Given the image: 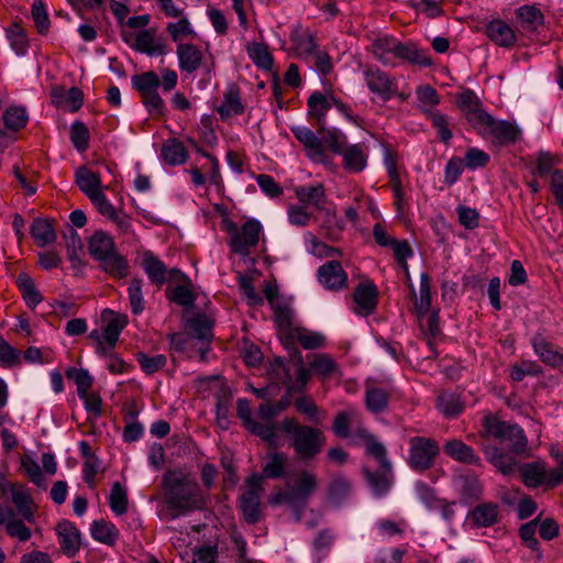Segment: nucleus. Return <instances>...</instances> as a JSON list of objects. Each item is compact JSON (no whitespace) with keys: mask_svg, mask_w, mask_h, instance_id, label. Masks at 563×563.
<instances>
[{"mask_svg":"<svg viewBox=\"0 0 563 563\" xmlns=\"http://www.w3.org/2000/svg\"><path fill=\"white\" fill-rule=\"evenodd\" d=\"M244 110L245 108L241 100L240 88L236 85L229 86L223 95V101L218 108V113L221 119L225 120L233 115H240Z\"/></svg>","mask_w":563,"mask_h":563,"instance_id":"nucleus-36","label":"nucleus"},{"mask_svg":"<svg viewBox=\"0 0 563 563\" xmlns=\"http://www.w3.org/2000/svg\"><path fill=\"white\" fill-rule=\"evenodd\" d=\"M290 38L299 57L307 58L314 53L317 44L309 32H294Z\"/></svg>","mask_w":563,"mask_h":563,"instance_id":"nucleus-54","label":"nucleus"},{"mask_svg":"<svg viewBox=\"0 0 563 563\" xmlns=\"http://www.w3.org/2000/svg\"><path fill=\"white\" fill-rule=\"evenodd\" d=\"M516 14L526 31H537L544 23V15L536 5H522L516 10Z\"/></svg>","mask_w":563,"mask_h":563,"instance_id":"nucleus-42","label":"nucleus"},{"mask_svg":"<svg viewBox=\"0 0 563 563\" xmlns=\"http://www.w3.org/2000/svg\"><path fill=\"white\" fill-rule=\"evenodd\" d=\"M29 117L23 107H9L2 114L4 126L11 131H19L27 123Z\"/></svg>","mask_w":563,"mask_h":563,"instance_id":"nucleus-56","label":"nucleus"},{"mask_svg":"<svg viewBox=\"0 0 563 563\" xmlns=\"http://www.w3.org/2000/svg\"><path fill=\"white\" fill-rule=\"evenodd\" d=\"M122 40L133 49L148 56H162L166 54L167 46L163 38L155 36V30L144 29L134 33L125 31L121 34Z\"/></svg>","mask_w":563,"mask_h":563,"instance_id":"nucleus-10","label":"nucleus"},{"mask_svg":"<svg viewBox=\"0 0 563 563\" xmlns=\"http://www.w3.org/2000/svg\"><path fill=\"white\" fill-rule=\"evenodd\" d=\"M272 309L274 311V322L278 330L279 338L284 343L294 330L298 328L294 324V310L284 302L276 305Z\"/></svg>","mask_w":563,"mask_h":563,"instance_id":"nucleus-34","label":"nucleus"},{"mask_svg":"<svg viewBox=\"0 0 563 563\" xmlns=\"http://www.w3.org/2000/svg\"><path fill=\"white\" fill-rule=\"evenodd\" d=\"M295 195L299 202L307 208L309 206L322 210L327 201L325 188L322 184L313 186H297Z\"/></svg>","mask_w":563,"mask_h":563,"instance_id":"nucleus-30","label":"nucleus"},{"mask_svg":"<svg viewBox=\"0 0 563 563\" xmlns=\"http://www.w3.org/2000/svg\"><path fill=\"white\" fill-rule=\"evenodd\" d=\"M88 251L106 273L118 278L128 275V261L117 252L114 240L109 233L96 231L89 239Z\"/></svg>","mask_w":563,"mask_h":563,"instance_id":"nucleus-4","label":"nucleus"},{"mask_svg":"<svg viewBox=\"0 0 563 563\" xmlns=\"http://www.w3.org/2000/svg\"><path fill=\"white\" fill-rule=\"evenodd\" d=\"M343 157L342 165L350 173H360L367 165V152L364 144H353L346 146L341 153Z\"/></svg>","mask_w":563,"mask_h":563,"instance_id":"nucleus-32","label":"nucleus"},{"mask_svg":"<svg viewBox=\"0 0 563 563\" xmlns=\"http://www.w3.org/2000/svg\"><path fill=\"white\" fill-rule=\"evenodd\" d=\"M60 550L68 558H74L80 550L79 530L69 520H62L55 528Z\"/></svg>","mask_w":563,"mask_h":563,"instance_id":"nucleus-16","label":"nucleus"},{"mask_svg":"<svg viewBox=\"0 0 563 563\" xmlns=\"http://www.w3.org/2000/svg\"><path fill=\"white\" fill-rule=\"evenodd\" d=\"M453 484L459 492L462 504L471 505L482 498L483 485L473 472L455 474Z\"/></svg>","mask_w":563,"mask_h":563,"instance_id":"nucleus-13","label":"nucleus"},{"mask_svg":"<svg viewBox=\"0 0 563 563\" xmlns=\"http://www.w3.org/2000/svg\"><path fill=\"white\" fill-rule=\"evenodd\" d=\"M136 360L142 368V371L147 375H152V374L158 372L167 363V358L163 354L148 356L147 354H145L143 352H139L136 354Z\"/></svg>","mask_w":563,"mask_h":563,"instance_id":"nucleus-63","label":"nucleus"},{"mask_svg":"<svg viewBox=\"0 0 563 563\" xmlns=\"http://www.w3.org/2000/svg\"><path fill=\"white\" fill-rule=\"evenodd\" d=\"M459 108L464 112L467 122L475 129L488 114L483 108L478 97L472 90H465L457 96Z\"/></svg>","mask_w":563,"mask_h":563,"instance_id":"nucleus-18","label":"nucleus"},{"mask_svg":"<svg viewBox=\"0 0 563 563\" xmlns=\"http://www.w3.org/2000/svg\"><path fill=\"white\" fill-rule=\"evenodd\" d=\"M390 391L378 386L374 380L365 383L364 405L372 413H382L388 408Z\"/></svg>","mask_w":563,"mask_h":563,"instance_id":"nucleus-20","label":"nucleus"},{"mask_svg":"<svg viewBox=\"0 0 563 563\" xmlns=\"http://www.w3.org/2000/svg\"><path fill=\"white\" fill-rule=\"evenodd\" d=\"M317 276L320 284L329 290L339 291L347 286V274L336 260L321 265Z\"/></svg>","mask_w":563,"mask_h":563,"instance_id":"nucleus-15","label":"nucleus"},{"mask_svg":"<svg viewBox=\"0 0 563 563\" xmlns=\"http://www.w3.org/2000/svg\"><path fill=\"white\" fill-rule=\"evenodd\" d=\"M31 15L40 34H46L49 30L51 21L42 0H34L31 8Z\"/></svg>","mask_w":563,"mask_h":563,"instance_id":"nucleus-64","label":"nucleus"},{"mask_svg":"<svg viewBox=\"0 0 563 563\" xmlns=\"http://www.w3.org/2000/svg\"><path fill=\"white\" fill-rule=\"evenodd\" d=\"M246 51L252 62L261 69L271 71L274 66V58L265 43L253 42L247 44Z\"/></svg>","mask_w":563,"mask_h":563,"instance_id":"nucleus-44","label":"nucleus"},{"mask_svg":"<svg viewBox=\"0 0 563 563\" xmlns=\"http://www.w3.org/2000/svg\"><path fill=\"white\" fill-rule=\"evenodd\" d=\"M91 537L98 542L113 545L119 539V530L110 521H93L91 525Z\"/></svg>","mask_w":563,"mask_h":563,"instance_id":"nucleus-49","label":"nucleus"},{"mask_svg":"<svg viewBox=\"0 0 563 563\" xmlns=\"http://www.w3.org/2000/svg\"><path fill=\"white\" fill-rule=\"evenodd\" d=\"M247 489L240 497V509L249 525H254L261 520L260 494L263 492V476L252 474L246 478Z\"/></svg>","mask_w":563,"mask_h":563,"instance_id":"nucleus-9","label":"nucleus"},{"mask_svg":"<svg viewBox=\"0 0 563 563\" xmlns=\"http://www.w3.org/2000/svg\"><path fill=\"white\" fill-rule=\"evenodd\" d=\"M321 134L322 144L327 146L335 154H341L346 147V136L338 129L325 130L323 128Z\"/></svg>","mask_w":563,"mask_h":563,"instance_id":"nucleus-59","label":"nucleus"},{"mask_svg":"<svg viewBox=\"0 0 563 563\" xmlns=\"http://www.w3.org/2000/svg\"><path fill=\"white\" fill-rule=\"evenodd\" d=\"M162 156L166 164L175 166L187 161L188 152L181 141L169 139L162 147Z\"/></svg>","mask_w":563,"mask_h":563,"instance_id":"nucleus-45","label":"nucleus"},{"mask_svg":"<svg viewBox=\"0 0 563 563\" xmlns=\"http://www.w3.org/2000/svg\"><path fill=\"white\" fill-rule=\"evenodd\" d=\"M70 141L78 152L84 153L88 150L90 132L84 122L75 121L70 125Z\"/></svg>","mask_w":563,"mask_h":563,"instance_id":"nucleus-57","label":"nucleus"},{"mask_svg":"<svg viewBox=\"0 0 563 563\" xmlns=\"http://www.w3.org/2000/svg\"><path fill=\"white\" fill-rule=\"evenodd\" d=\"M252 434L267 442L271 446L277 445L276 423L258 422L253 420L245 427Z\"/></svg>","mask_w":563,"mask_h":563,"instance_id":"nucleus-55","label":"nucleus"},{"mask_svg":"<svg viewBox=\"0 0 563 563\" xmlns=\"http://www.w3.org/2000/svg\"><path fill=\"white\" fill-rule=\"evenodd\" d=\"M176 53L180 70L192 74L200 68L202 64V52L196 45L191 43H180L177 46Z\"/></svg>","mask_w":563,"mask_h":563,"instance_id":"nucleus-28","label":"nucleus"},{"mask_svg":"<svg viewBox=\"0 0 563 563\" xmlns=\"http://www.w3.org/2000/svg\"><path fill=\"white\" fill-rule=\"evenodd\" d=\"M308 117L316 121L318 132L323 131L327 112L332 107L331 97L328 98L321 91H314L308 98Z\"/></svg>","mask_w":563,"mask_h":563,"instance_id":"nucleus-27","label":"nucleus"},{"mask_svg":"<svg viewBox=\"0 0 563 563\" xmlns=\"http://www.w3.org/2000/svg\"><path fill=\"white\" fill-rule=\"evenodd\" d=\"M102 320L106 322L103 331L106 333L104 339L119 341L120 333L126 327L129 320L126 314H119L110 309L102 311Z\"/></svg>","mask_w":563,"mask_h":563,"instance_id":"nucleus-40","label":"nucleus"},{"mask_svg":"<svg viewBox=\"0 0 563 563\" xmlns=\"http://www.w3.org/2000/svg\"><path fill=\"white\" fill-rule=\"evenodd\" d=\"M317 487L318 482L316 475L302 471L294 483L288 482L286 484L285 494L283 496L288 500H295L296 505L306 506Z\"/></svg>","mask_w":563,"mask_h":563,"instance_id":"nucleus-11","label":"nucleus"},{"mask_svg":"<svg viewBox=\"0 0 563 563\" xmlns=\"http://www.w3.org/2000/svg\"><path fill=\"white\" fill-rule=\"evenodd\" d=\"M109 505L112 512L115 516H122L126 514L129 507V498L126 489L121 485V483H113L110 495H109Z\"/></svg>","mask_w":563,"mask_h":563,"instance_id":"nucleus-53","label":"nucleus"},{"mask_svg":"<svg viewBox=\"0 0 563 563\" xmlns=\"http://www.w3.org/2000/svg\"><path fill=\"white\" fill-rule=\"evenodd\" d=\"M53 103L71 112L78 111L84 103V92L78 87L65 89L55 87L51 92Z\"/></svg>","mask_w":563,"mask_h":563,"instance_id":"nucleus-23","label":"nucleus"},{"mask_svg":"<svg viewBox=\"0 0 563 563\" xmlns=\"http://www.w3.org/2000/svg\"><path fill=\"white\" fill-rule=\"evenodd\" d=\"M443 451L445 455L459 463L474 466L482 465L481 457L475 453L474 449L460 439L446 441L443 445Z\"/></svg>","mask_w":563,"mask_h":563,"instance_id":"nucleus-21","label":"nucleus"},{"mask_svg":"<svg viewBox=\"0 0 563 563\" xmlns=\"http://www.w3.org/2000/svg\"><path fill=\"white\" fill-rule=\"evenodd\" d=\"M287 456L282 452H275L269 456V462L263 467V478H282L285 475Z\"/></svg>","mask_w":563,"mask_h":563,"instance_id":"nucleus-58","label":"nucleus"},{"mask_svg":"<svg viewBox=\"0 0 563 563\" xmlns=\"http://www.w3.org/2000/svg\"><path fill=\"white\" fill-rule=\"evenodd\" d=\"M132 87L141 97V101L146 108L147 112L153 118H163L165 115V102L158 93V87L163 91H172L178 82V75L175 70L165 68L159 76L148 70L134 75L131 79Z\"/></svg>","mask_w":563,"mask_h":563,"instance_id":"nucleus-2","label":"nucleus"},{"mask_svg":"<svg viewBox=\"0 0 563 563\" xmlns=\"http://www.w3.org/2000/svg\"><path fill=\"white\" fill-rule=\"evenodd\" d=\"M483 430L485 434L508 445L515 453H522L527 449L528 441L523 430L517 424L499 420L492 413L483 418Z\"/></svg>","mask_w":563,"mask_h":563,"instance_id":"nucleus-5","label":"nucleus"},{"mask_svg":"<svg viewBox=\"0 0 563 563\" xmlns=\"http://www.w3.org/2000/svg\"><path fill=\"white\" fill-rule=\"evenodd\" d=\"M30 233L38 246H45L56 240L53 224L46 219H35L31 225Z\"/></svg>","mask_w":563,"mask_h":563,"instance_id":"nucleus-48","label":"nucleus"},{"mask_svg":"<svg viewBox=\"0 0 563 563\" xmlns=\"http://www.w3.org/2000/svg\"><path fill=\"white\" fill-rule=\"evenodd\" d=\"M280 427L290 437L291 446L301 460L313 459L325 444V435L320 429L301 424L296 418H285Z\"/></svg>","mask_w":563,"mask_h":563,"instance_id":"nucleus-3","label":"nucleus"},{"mask_svg":"<svg viewBox=\"0 0 563 563\" xmlns=\"http://www.w3.org/2000/svg\"><path fill=\"white\" fill-rule=\"evenodd\" d=\"M64 238L66 240V249L69 261L74 264L80 262L82 244L79 234L74 230L73 227L68 225Z\"/></svg>","mask_w":563,"mask_h":563,"instance_id":"nucleus-61","label":"nucleus"},{"mask_svg":"<svg viewBox=\"0 0 563 563\" xmlns=\"http://www.w3.org/2000/svg\"><path fill=\"white\" fill-rule=\"evenodd\" d=\"M363 473L375 495L382 496L389 490L393 483L391 467L388 471L380 467L378 472L364 468Z\"/></svg>","mask_w":563,"mask_h":563,"instance_id":"nucleus-41","label":"nucleus"},{"mask_svg":"<svg viewBox=\"0 0 563 563\" xmlns=\"http://www.w3.org/2000/svg\"><path fill=\"white\" fill-rule=\"evenodd\" d=\"M142 267L148 279L158 287L167 280L166 265L151 251H145L142 255Z\"/></svg>","mask_w":563,"mask_h":563,"instance_id":"nucleus-35","label":"nucleus"},{"mask_svg":"<svg viewBox=\"0 0 563 563\" xmlns=\"http://www.w3.org/2000/svg\"><path fill=\"white\" fill-rule=\"evenodd\" d=\"M398 40L390 35H382L372 40L368 51L384 65L395 66V54Z\"/></svg>","mask_w":563,"mask_h":563,"instance_id":"nucleus-22","label":"nucleus"},{"mask_svg":"<svg viewBox=\"0 0 563 563\" xmlns=\"http://www.w3.org/2000/svg\"><path fill=\"white\" fill-rule=\"evenodd\" d=\"M295 343H299L305 350H316L324 346L325 336L320 332L298 327L283 344L285 346H290Z\"/></svg>","mask_w":563,"mask_h":563,"instance_id":"nucleus-26","label":"nucleus"},{"mask_svg":"<svg viewBox=\"0 0 563 563\" xmlns=\"http://www.w3.org/2000/svg\"><path fill=\"white\" fill-rule=\"evenodd\" d=\"M521 482L529 488L545 486L548 488L549 471L541 461L529 462L517 467Z\"/></svg>","mask_w":563,"mask_h":563,"instance_id":"nucleus-19","label":"nucleus"},{"mask_svg":"<svg viewBox=\"0 0 563 563\" xmlns=\"http://www.w3.org/2000/svg\"><path fill=\"white\" fill-rule=\"evenodd\" d=\"M213 321L206 314H197L188 322L189 333L202 344H210L213 339Z\"/></svg>","mask_w":563,"mask_h":563,"instance_id":"nucleus-39","label":"nucleus"},{"mask_svg":"<svg viewBox=\"0 0 563 563\" xmlns=\"http://www.w3.org/2000/svg\"><path fill=\"white\" fill-rule=\"evenodd\" d=\"M356 435L364 439L366 441V453L379 462L382 468L389 470L390 462L387 459V452L385 446L376 441L374 435L368 433V431L364 428H358L356 430Z\"/></svg>","mask_w":563,"mask_h":563,"instance_id":"nucleus-38","label":"nucleus"},{"mask_svg":"<svg viewBox=\"0 0 563 563\" xmlns=\"http://www.w3.org/2000/svg\"><path fill=\"white\" fill-rule=\"evenodd\" d=\"M1 525L4 526L7 533L16 538L19 541L25 542L30 540L32 532L29 527L24 525L21 519L14 518V512L12 509H8L7 519L1 518Z\"/></svg>","mask_w":563,"mask_h":563,"instance_id":"nucleus-52","label":"nucleus"},{"mask_svg":"<svg viewBox=\"0 0 563 563\" xmlns=\"http://www.w3.org/2000/svg\"><path fill=\"white\" fill-rule=\"evenodd\" d=\"M368 89L385 101L389 100L396 92V84L389 75L376 66H368L364 71Z\"/></svg>","mask_w":563,"mask_h":563,"instance_id":"nucleus-14","label":"nucleus"},{"mask_svg":"<svg viewBox=\"0 0 563 563\" xmlns=\"http://www.w3.org/2000/svg\"><path fill=\"white\" fill-rule=\"evenodd\" d=\"M328 494L330 501L340 506L352 494V484L343 476H335L329 484Z\"/></svg>","mask_w":563,"mask_h":563,"instance_id":"nucleus-51","label":"nucleus"},{"mask_svg":"<svg viewBox=\"0 0 563 563\" xmlns=\"http://www.w3.org/2000/svg\"><path fill=\"white\" fill-rule=\"evenodd\" d=\"M295 137L305 146L307 155L316 163H324L327 159L325 151L319 139L313 131L306 126H292L291 129Z\"/></svg>","mask_w":563,"mask_h":563,"instance_id":"nucleus-17","label":"nucleus"},{"mask_svg":"<svg viewBox=\"0 0 563 563\" xmlns=\"http://www.w3.org/2000/svg\"><path fill=\"white\" fill-rule=\"evenodd\" d=\"M3 494L9 493L18 514L26 521L34 520L35 507L29 489L20 483L0 486Z\"/></svg>","mask_w":563,"mask_h":563,"instance_id":"nucleus-12","label":"nucleus"},{"mask_svg":"<svg viewBox=\"0 0 563 563\" xmlns=\"http://www.w3.org/2000/svg\"><path fill=\"white\" fill-rule=\"evenodd\" d=\"M164 503L167 517L176 519L195 510H202L207 498L197 481L180 472H168L163 477Z\"/></svg>","mask_w":563,"mask_h":563,"instance_id":"nucleus-1","label":"nucleus"},{"mask_svg":"<svg viewBox=\"0 0 563 563\" xmlns=\"http://www.w3.org/2000/svg\"><path fill=\"white\" fill-rule=\"evenodd\" d=\"M485 140H490L496 146H508L515 144L521 132L520 129L509 121L496 120L489 113L474 129Z\"/></svg>","mask_w":563,"mask_h":563,"instance_id":"nucleus-6","label":"nucleus"},{"mask_svg":"<svg viewBox=\"0 0 563 563\" xmlns=\"http://www.w3.org/2000/svg\"><path fill=\"white\" fill-rule=\"evenodd\" d=\"M128 295L131 311L133 314L137 316L144 310V298L142 294V279L132 278L130 280V285L128 287Z\"/></svg>","mask_w":563,"mask_h":563,"instance_id":"nucleus-60","label":"nucleus"},{"mask_svg":"<svg viewBox=\"0 0 563 563\" xmlns=\"http://www.w3.org/2000/svg\"><path fill=\"white\" fill-rule=\"evenodd\" d=\"M531 343L534 353L544 364L551 367L563 366V351L558 350L555 345L550 343L545 338L538 334L533 336Z\"/></svg>","mask_w":563,"mask_h":563,"instance_id":"nucleus-24","label":"nucleus"},{"mask_svg":"<svg viewBox=\"0 0 563 563\" xmlns=\"http://www.w3.org/2000/svg\"><path fill=\"white\" fill-rule=\"evenodd\" d=\"M424 113L431 121L432 126L437 130L439 140L444 144H449L453 137L452 131L450 129V118L439 110L429 109L426 110Z\"/></svg>","mask_w":563,"mask_h":563,"instance_id":"nucleus-50","label":"nucleus"},{"mask_svg":"<svg viewBox=\"0 0 563 563\" xmlns=\"http://www.w3.org/2000/svg\"><path fill=\"white\" fill-rule=\"evenodd\" d=\"M66 377L76 384L78 396H82L85 393L89 391L92 386V377L87 369L69 367L66 371Z\"/></svg>","mask_w":563,"mask_h":563,"instance_id":"nucleus-62","label":"nucleus"},{"mask_svg":"<svg viewBox=\"0 0 563 563\" xmlns=\"http://www.w3.org/2000/svg\"><path fill=\"white\" fill-rule=\"evenodd\" d=\"M437 408L445 418L452 419L464 411L465 405L460 395L442 393L437 399Z\"/></svg>","mask_w":563,"mask_h":563,"instance_id":"nucleus-43","label":"nucleus"},{"mask_svg":"<svg viewBox=\"0 0 563 563\" xmlns=\"http://www.w3.org/2000/svg\"><path fill=\"white\" fill-rule=\"evenodd\" d=\"M360 421V415L355 409H347L336 413L332 430L336 437L346 439L351 435V427Z\"/></svg>","mask_w":563,"mask_h":563,"instance_id":"nucleus-47","label":"nucleus"},{"mask_svg":"<svg viewBox=\"0 0 563 563\" xmlns=\"http://www.w3.org/2000/svg\"><path fill=\"white\" fill-rule=\"evenodd\" d=\"M486 34L496 45L512 47L517 36L515 31L503 20H493L486 25Z\"/></svg>","mask_w":563,"mask_h":563,"instance_id":"nucleus-29","label":"nucleus"},{"mask_svg":"<svg viewBox=\"0 0 563 563\" xmlns=\"http://www.w3.org/2000/svg\"><path fill=\"white\" fill-rule=\"evenodd\" d=\"M440 451V445L434 439L412 437L409 439L408 465L416 472H426L433 467Z\"/></svg>","mask_w":563,"mask_h":563,"instance_id":"nucleus-7","label":"nucleus"},{"mask_svg":"<svg viewBox=\"0 0 563 563\" xmlns=\"http://www.w3.org/2000/svg\"><path fill=\"white\" fill-rule=\"evenodd\" d=\"M498 505L495 503H481L470 510L467 519L477 528L492 527L498 521Z\"/></svg>","mask_w":563,"mask_h":563,"instance_id":"nucleus-31","label":"nucleus"},{"mask_svg":"<svg viewBox=\"0 0 563 563\" xmlns=\"http://www.w3.org/2000/svg\"><path fill=\"white\" fill-rule=\"evenodd\" d=\"M261 232L262 225L255 219L247 220L240 230L234 223H231L229 233L231 234L230 247L232 252L243 256L249 255L251 249L257 245Z\"/></svg>","mask_w":563,"mask_h":563,"instance_id":"nucleus-8","label":"nucleus"},{"mask_svg":"<svg viewBox=\"0 0 563 563\" xmlns=\"http://www.w3.org/2000/svg\"><path fill=\"white\" fill-rule=\"evenodd\" d=\"M400 59L412 65L430 66L432 64L427 51L420 49L413 43L397 42L395 60Z\"/></svg>","mask_w":563,"mask_h":563,"instance_id":"nucleus-33","label":"nucleus"},{"mask_svg":"<svg viewBox=\"0 0 563 563\" xmlns=\"http://www.w3.org/2000/svg\"><path fill=\"white\" fill-rule=\"evenodd\" d=\"M354 301L358 307V312L368 314L374 311L378 301V289L372 282L361 283L354 291Z\"/></svg>","mask_w":563,"mask_h":563,"instance_id":"nucleus-25","label":"nucleus"},{"mask_svg":"<svg viewBox=\"0 0 563 563\" xmlns=\"http://www.w3.org/2000/svg\"><path fill=\"white\" fill-rule=\"evenodd\" d=\"M16 286L22 292V297L29 308L34 309L40 302L43 301V296L36 289L31 276L26 273H21L18 275Z\"/></svg>","mask_w":563,"mask_h":563,"instance_id":"nucleus-46","label":"nucleus"},{"mask_svg":"<svg viewBox=\"0 0 563 563\" xmlns=\"http://www.w3.org/2000/svg\"><path fill=\"white\" fill-rule=\"evenodd\" d=\"M75 183L88 198L101 191L100 174L95 173L85 166H81L76 170Z\"/></svg>","mask_w":563,"mask_h":563,"instance_id":"nucleus-37","label":"nucleus"}]
</instances>
